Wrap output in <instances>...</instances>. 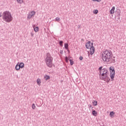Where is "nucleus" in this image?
I'll use <instances>...</instances> for the list:
<instances>
[{
  "label": "nucleus",
  "mask_w": 126,
  "mask_h": 126,
  "mask_svg": "<svg viewBox=\"0 0 126 126\" xmlns=\"http://www.w3.org/2000/svg\"><path fill=\"white\" fill-rule=\"evenodd\" d=\"M113 58V53L110 51L105 50L102 53L101 59L105 63H115V60Z\"/></svg>",
  "instance_id": "1"
},
{
  "label": "nucleus",
  "mask_w": 126,
  "mask_h": 126,
  "mask_svg": "<svg viewBox=\"0 0 126 126\" xmlns=\"http://www.w3.org/2000/svg\"><path fill=\"white\" fill-rule=\"evenodd\" d=\"M99 71V78L101 80H103L105 82H109L111 79L109 77V73L108 72V70L106 68H103L102 66H100L98 68Z\"/></svg>",
  "instance_id": "2"
},
{
  "label": "nucleus",
  "mask_w": 126,
  "mask_h": 126,
  "mask_svg": "<svg viewBox=\"0 0 126 126\" xmlns=\"http://www.w3.org/2000/svg\"><path fill=\"white\" fill-rule=\"evenodd\" d=\"M2 19L3 21L7 23H9L12 21V16L11 13L8 11H4L2 14Z\"/></svg>",
  "instance_id": "3"
},
{
  "label": "nucleus",
  "mask_w": 126,
  "mask_h": 126,
  "mask_svg": "<svg viewBox=\"0 0 126 126\" xmlns=\"http://www.w3.org/2000/svg\"><path fill=\"white\" fill-rule=\"evenodd\" d=\"M53 58L51 56V54L49 53H47L45 58V63L48 67H52L53 66Z\"/></svg>",
  "instance_id": "4"
},
{
  "label": "nucleus",
  "mask_w": 126,
  "mask_h": 126,
  "mask_svg": "<svg viewBox=\"0 0 126 126\" xmlns=\"http://www.w3.org/2000/svg\"><path fill=\"white\" fill-rule=\"evenodd\" d=\"M109 71L110 72V78L111 81H114V78H115V67L114 66L110 67Z\"/></svg>",
  "instance_id": "5"
},
{
  "label": "nucleus",
  "mask_w": 126,
  "mask_h": 126,
  "mask_svg": "<svg viewBox=\"0 0 126 126\" xmlns=\"http://www.w3.org/2000/svg\"><path fill=\"white\" fill-rule=\"evenodd\" d=\"M93 43L90 42V41H88L86 44V49H90L92 47H93Z\"/></svg>",
  "instance_id": "6"
},
{
  "label": "nucleus",
  "mask_w": 126,
  "mask_h": 126,
  "mask_svg": "<svg viewBox=\"0 0 126 126\" xmlns=\"http://www.w3.org/2000/svg\"><path fill=\"white\" fill-rule=\"evenodd\" d=\"M35 14H36V12L35 11H31L29 14V15L28 16V19H31V18H32V17H33V16H34V15H35Z\"/></svg>",
  "instance_id": "7"
},
{
  "label": "nucleus",
  "mask_w": 126,
  "mask_h": 126,
  "mask_svg": "<svg viewBox=\"0 0 126 126\" xmlns=\"http://www.w3.org/2000/svg\"><path fill=\"white\" fill-rule=\"evenodd\" d=\"M90 55H91V56H92V55H93V54H94V53H95V48L94 47V46H93V47H91V48H90Z\"/></svg>",
  "instance_id": "8"
},
{
  "label": "nucleus",
  "mask_w": 126,
  "mask_h": 126,
  "mask_svg": "<svg viewBox=\"0 0 126 126\" xmlns=\"http://www.w3.org/2000/svg\"><path fill=\"white\" fill-rule=\"evenodd\" d=\"M116 9V7L115 6H113L112 7V9L110 10V14H114L115 13V10Z\"/></svg>",
  "instance_id": "9"
},
{
  "label": "nucleus",
  "mask_w": 126,
  "mask_h": 126,
  "mask_svg": "<svg viewBox=\"0 0 126 126\" xmlns=\"http://www.w3.org/2000/svg\"><path fill=\"white\" fill-rule=\"evenodd\" d=\"M32 27L33 28V30H34V32H37L39 31V27H35V25H33Z\"/></svg>",
  "instance_id": "10"
},
{
  "label": "nucleus",
  "mask_w": 126,
  "mask_h": 126,
  "mask_svg": "<svg viewBox=\"0 0 126 126\" xmlns=\"http://www.w3.org/2000/svg\"><path fill=\"white\" fill-rule=\"evenodd\" d=\"M36 83L37 84V85H39V86H40V85H41V83H42V82H41V79L38 78L36 80Z\"/></svg>",
  "instance_id": "11"
},
{
  "label": "nucleus",
  "mask_w": 126,
  "mask_h": 126,
  "mask_svg": "<svg viewBox=\"0 0 126 126\" xmlns=\"http://www.w3.org/2000/svg\"><path fill=\"white\" fill-rule=\"evenodd\" d=\"M15 68L16 70H19V69H20V68H21L20 67V66L19 65V63H17V64H16V66H15Z\"/></svg>",
  "instance_id": "12"
},
{
  "label": "nucleus",
  "mask_w": 126,
  "mask_h": 126,
  "mask_svg": "<svg viewBox=\"0 0 126 126\" xmlns=\"http://www.w3.org/2000/svg\"><path fill=\"white\" fill-rule=\"evenodd\" d=\"M92 114L94 117H97V112L96 111V110H93L92 111Z\"/></svg>",
  "instance_id": "13"
},
{
  "label": "nucleus",
  "mask_w": 126,
  "mask_h": 126,
  "mask_svg": "<svg viewBox=\"0 0 126 126\" xmlns=\"http://www.w3.org/2000/svg\"><path fill=\"white\" fill-rule=\"evenodd\" d=\"M110 116L111 118H114V116H115V112L114 111H112L110 113Z\"/></svg>",
  "instance_id": "14"
},
{
  "label": "nucleus",
  "mask_w": 126,
  "mask_h": 126,
  "mask_svg": "<svg viewBox=\"0 0 126 126\" xmlns=\"http://www.w3.org/2000/svg\"><path fill=\"white\" fill-rule=\"evenodd\" d=\"M19 65H20V67L21 68H23V67H24V63H21L20 64L19 63Z\"/></svg>",
  "instance_id": "15"
},
{
  "label": "nucleus",
  "mask_w": 126,
  "mask_h": 126,
  "mask_svg": "<svg viewBox=\"0 0 126 126\" xmlns=\"http://www.w3.org/2000/svg\"><path fill=\"white\" fill-rule=\"evenodd\" d=\"M44 79L45 80H48V79H50V76H48L47 75H45L44 76Z\"/></svg>",
  "instance_id": "16"
},
{
  "label": "nucleus",
  "mask_w": 126,
  "mask_h": 126,
  "mask_svg": "<svg viewBox=\"0 0 126 126\" xmlns=\"http://www.w3.org/2000/svg\"><path fill=\"white\" fill-rule=\"evenodd\" d=\"M93 104L94 106H97V104H98V102L96 100H93Z\"/></svg>",
  "instance_id": "17"
},
{
  "label": "nucleus",
  "mask_w": 126,
  "mask_h": 126,
  "mask_svg": "<svg viewBox=\"0 0 126 126\" xmlns=\"http://www.w3.org/2000/svg\"><path fill=\"white\" fill-rule=\"evenodd\" d=\"M64 48H65V49H66V50H68V43L64 44Z\"/></svg>",
  "instance_id": "18"
},
{
  "label": "nucleus",
  "mask_w": 126,
  "mask_h": 126,
  "mask_svg": "<svg viewBox=\"0 0 126 126\" xmlns=\"http://www.w3.org/2000/svg\"><path fill=\"white\" fill-rule=\"evenodd\" d=\"M18 3H23V0H16Z\"/></svg>",
  "instance_id": "19"
},
{
  "label": "nucleus",
  "mask_w": 126,
  "mask_h": 126,
  "mask_svg": "<svg viewBox=\"0 0 126 126\" xmlns=\"http://www.w3.org/2000/svg\"><path fill=\"white\" fill-rule=\"evenodd\" d=\"M32 107L33 110H35V109L36 108V106L35 105V104L33 103L32 104Z\"/></svg>",
  "instance_id": "20"
},
{
  "label": "nucleus",
  "mask_w": 126,
  "mask_h": 126,
  "mask_svg": "<svg viewBox=\"0 0 126 126\" xmlns=\"http://www.w3.org/2000/svg\"><path fill=\"white\" fill-rule=\"evenodd\" d=\"M69 62H70V63L71 65H72L73 64V63H74L73 62V61L72 60H69Z\"/></svg>",
  "instance_id": "21"
},
{
  "label": "nucleus",
  "mask_w": 126,
  "mask_h": 126,
  "mask_svg": "<svg viewBox=\"0 0 126 126\" xmlns=\"http://www.w3.org/2000/svg\"><path fill=\"white\" fill-rule=\"evenodd\" d=\"M94 14H97V13H98V10H95L94 11Z\"/></svg>",
  "instance_id": "22"
},
{
  "label": "nucleus",
  "mask_w": 126,
  "mask_h": 126,
  "mask_svg": "<svg viewBox=\"0 0 126 126\" xmlns=\"http://www.w3.org/2000/svg\"><path fill=\"white\" fill-rule=\"evenodd\" d=\"M63 41H61L60 42V46H61L62 47H63Z\"/></svg>",
  "instance_id": "23"
},
{
  "label": "nucleus",
  "mask_w": 126,
  "mask_h": 126,
  "mask_svg": "<svg viewBox=\"0 0 126 126\" xmlns=\"http://www.w3.org/2000/svg\"><path fill=\"white\" fill-rule=\"evenodd\" d=\"M55 20L56 21H60V20H61V19L59 17H56Z\"/></svg>",
  "instance_id": "24"
},
{
  "label": "nucleus",
  "mask_w": 126,
  "mask_h": 126,
  "mask_svg": "<svg viewBox=\"0 0 126 126\" xmlns=\"http://www.w3.org/2000/svg\"><path fill=\"white\" fill-rule=\"evenodd\" d=\"M65 62H66V63H68V58H67V57H66L65 58Z\"/></svg>",
  "instance_id": "25"
},
{
  "label": "nucleus",
  "mask_w": 126,
  "mask_h": 126,
  "mask_svg": "<svg viewBox=\"0 0 126 126\" xmlns=\"http://www.w3.org/2000/svg\"><path fill=\"white\" fill-rule=\"evenodd\" d=\"M80 61H82V60H83V57H82V56H80Z\"/></svg>",
  "instance_id": "26"
},
{
  "label": "nucleus",
  "mask_w": 126,
  "mask_h": 126,
  "mask_svg": "<svg viewBox=\"0 0 126 126\" xmlns=\"http://www.w3.org/2000/svg\"><path fill=\"white\" fill-rule=\"evenodd\" d=\"M101 0H96V1H97V2H100V1H101Z\"/></svg>",
  "instance_id": "27"
},
{
  "label": "nucleus",
  "mask_w": 126,
  "mask_h": 126,
  "mask_svg": "<svg viewBox=\"0 0 126 126\" xmlns=\"http://www.w3.org/2000/svg\"><path fill=\"white\" fill-rule=\"evenodd\" d=\"M89 107H90V108H93V107H92V105H91V104H90Z\"/></svg>",
  "instance_id": "28"
},
{
  "label": "nucleus",
  "mask_w": 126,
  "mask_h": 126,
  "mask_svg": "<svg viewBox=\"0 0 126 126\" xmlns=\"http://www.w3.org/2000/svg\"><path fill=\"white\" fill-rule=\"evenodd\" d=\"M31 35H32V37H33V36H34V34H33V33H31Z\"/></svg>",
  "instance_id": "29"
},
{
  "label": "nucleus",
  "mask_w": 126,
  "mask_h": 126,
  "mask_svg": "<svg viewBox=\"0 0 126 126\" xmlns=\"http://www.w3.org/2000/svg\"><path fill=\"white\" fill-rule=\"evenodd\" d=\"M93 1H96V0H92Z\"/></svg>",
  "instance_id": "30"
},
{
  "label": "nucleus",
  "mask_w": 126,
  "mask_h": 126,
  "mask_svg": "<svg viewBox=\"0 0 126 126\" xmlns=\"http://www.w3.org/2000/svg\"><path fill=\"white\" fill-rule=\"evenodd\" d=\"M0 17H1V14H0Z\"/></svg>",
  "instance_id": "31"
},
{
  "label": "nucleus",
  "mask_w": 126,
  "mask_h": 126,
  "mask_svg": "<svg viewBox=\"0 0 126 126\" xmlns=\"http://www.w3.org/2000/svg\"><path fill=\"white\" fill-rule=\"evenodd\" d=\"M63 53V52H61V54H62Z\"/></svg>",
  "instance_id": "32"
}]
</instances>
